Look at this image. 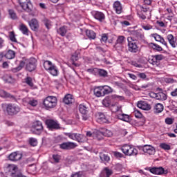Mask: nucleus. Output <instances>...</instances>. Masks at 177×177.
Returning <instances> with one entry per match:
<instances>
[{
	"label": "nucleus",
	"instance_id": "obj_43",
	"mask_svg": "<svg viewBox=\"0 0 177 177\" xmlns=\"http://www.w3.org/2000/svg\"><path fill=\"white\" fill-rule=\"evenodd\" d=\"M43 23L48 30H50V28L52 27V21L48 19H44Z\"/></svg>",
	"mask_w": 177,
	"mask_h": 177
},
{
	"label": "nucleus",
	"instance_id": "obj_33",
	"mask_svg": "<svg viewBox=\"0 0 177 177\" xmlns=\"http://www.w3.org/2000/svg\"><path fill=\"white\" fill-rule=\"evenodd\" d=\"M149 48H152V49H153L154 50H157L158 52H161L162 50V47L157 44L149 43Z\"/></svg>",
	"mask_w": 177,
	"mask_h": 177
},
{
	"label": "nucleus",
	"instance_id": "obj_56",
	"mask_svg": "<svg viewBox=\"0 0 177 177\" xmlns=\"http://www.w3.org/2000/svg\"><path fill=\"white\" fill-rule=\"evenodd\" d=\"M153 38L155 39L156 41H157L158 42H160V41H161V39L162 38V37H161V35L156 33L153 35Z\"/></svg>",
	"mask_w": 177,
	"mask_h": 177
},
{
	"label": "nucleus",
	"instance_id": "obj_2",
	"mask_svg": "<svg viewBox=\"0 0 177 177\" xmlns=\"http://www.w3.org/2000/svg\"><path fill=\"white\" fill-rule=\"evenodd\" d=\"M43 104L46 110L54 109V107L57 106V97L55 96H48L44 100Z\"/></svg>",
	"mask_w": 177,
	"mask_h": 177
},
{
	"label": "nucleus",
	"instance_id": "obj_23",
	"mask_svg": "<svg viewBox=\"0 0 177 177\" xmlns=\"http://www.w3.org/2000/svg\"><path fill=\"white\" fill-rule=\"evenodd\" d=\"M47 71L53 77H57V75H59V69L57 68V66H56V65L55 64L53 65L50 70Z\"/></svg>",
	"mask_w": 177,
	"mask_h": 177
},
{
	"label": "nucleus",
	"instance_id": "obj_45",
	"mask_svg": "<svg viewBox=\"0 0 177 177\" xmlns=\"http://www.w3.org/2000/svg\"><path fill=\"white\" fill-rule=\"evenodd\" d=\"M25 82L26 84H27V85H28V86H30V88H32V86H34V83L32 82V78L30 77H27L25 79Z\"/></svg>",
	"mask_w": 177,
	"mask_h": 177
},
{
	"label": "nucleus",
	"instance_id": "obj_62",
	"mask_svg": "<svg viewBox=\"0 0 177 177\" xmlns=\"http://www.w3.org/2000/svg\"><path fill=\"white\" fill-rule=\"evenodd\" d=\"M71 60H73V62H77V60H78V54H73L71 57Z\"/></svg>",
	"mask_w": 177,
	"mask_h": 177
},
{
	"label": "nucleus",
	"instance_id": "obj_35",
	"mask_svg": "<svg viewBox=\"0 0 177 177\" xmlns=\"http://www.w3.org/2000/svg\"><path fill=\"white\" fill-rule=\"evenodd\" d=\"M6 59H15V57L16 56V53L13 51V50H9L7 53L5 55Z\"/></svg>",
	"mask_w": 177,
	"mask_h": 177
},
{
	"label": "nucleus",
	"instance_id": "obj_14",
	"mask_svg": "<svg viewBox=\"0 0 177 177\" xmlns=\"http://www.w3.org/2000/svg\"><path fill=\"white\" fill-rule=\"evenodd\" d=\"M140 150H142L144 153H147L150 156L156 153V149L151 145H144L139 147Z\"/></svg>",
	"mask_w": 177,
	"mask_h": 177
},
{
	"label": "nucleus",
	"instance_id": "obj_47",
	"mask_svg": "<svg viewBox=\"0 0 177 177\" xmlns=\"http://www.w3.org/2000/svg\"><path fill=\"white\" fill-rule=\"evenodd\" d=\"M100 160H102V161H106V162H108V161H110V157L106 154L101 153L100 156Z\"/></svg>",
	"mask_w": 177,
	"mask_h": 177
},
{
	"label": "nucleus",
	"instance_id": "obj_58",
	"mask_svg": "<svg viewBox=\"0 0 177 177\" xmlns=\"http://www.w3.org/2000/svg\"><path fill=\"white\" fill-rule=\"evenodd\" d=\"M113 97L114 99H118V100H125V97L124 96H121L118 95H113Z\"/></svg>",
	"mask_w": 177,
	"mask_h": 177
},
{
	"label": "nucleus",
	"instance_id": "obj_26",
	"mask_svg": "<svg viewBox=\"0 0 177 177\" xmlns=\"http://www.w3.org/2000/svg\"><path fill=\"white\" fill-rule=\"evenodd\" d=\"M152 95H154L155 99H157V100H167V95L164 93H152Z\"/></svg>",
	"mask_w": 177,
	"mask_h": 177
},
{
	"label": "nucleus",
	"instance_id": "obj_38",
	"mask_svg": "<svg viewBox=\"0 0 177 177\" xmlns=\"http://www.w3.org/2000/svg\"><path fill=\"white\" fill-rule=\"evenodd\" d=\"M98 120L100 122H108L109 120H107V118H106V115L103 113H98Z\"/></svg>",
	"mask_w": 177,
	"mask_h": 177
},
{
	"label": "nucleus",
	"instance_id": "obj_61",
	"mask_svg": "<svg viewBox=\"0 0 177 177\" xmlns=\"http://www.w3.org/2000/svg\"><path fill=\"white\" fill-rule=\"evenodd\" d=\"M165 82H167V84H174V82H175V80H174L173 78L167 77L165 79Z\"/></svg>",
	"mask_w": 177,
	"mask_h": 177
},
{
	"label": "nucleus",
	"instance_id": "obj_1",
	"mask_svg": "<svg viewBox=\"0 0 177 177\" xmlns=\"http://www.w3.org/2000/svg\"><path fill=\"white\" fill-rule=\"evenodd\" d=\"M1 107L3 110H6L8 115H16V114L20 113V106L15 104H2Z\"/></svg>",
	"mask_w": 177,
	"mask_h": 177
},
{
	"label": "nucleus",
	"instance_id": "obj_28",
	"mask_svg": "<svg viewBox=\"0 0 177 177\" xmlns=\"http://www.w3.org/2000/svg\"><path fill=\"white\" fill-rule=\"evenodd\" d=\"M102 90V95L105 96V95H109L113 92V88L109 86H101Z\"/></svg>",
	"mask_w": 177,
	"mask_h": 177
},
{
	"label": "nucleus",
	"instance_id": "obj_24",
	"mask_svg": "<svg viewBox=\"0 0 177 177\" xmlns=\"http://www.w3.org/2000/svg\"><path fill=\"white\" fill-rule=\"evenodd\" d=\"M74 102V98H73V95L71 94H68L65 95L63 100V102L65 104H72V103Z\"/></svg>",
	"mask_w": 177,
	"mask_h": 177
},
{
	"label": "nucleus",
	"instance_id": "obj_10",
	"mask_svg": "<svg viewBox=\"0 0 177 177\" xmlns=\"http://www.w3.org/2000/svg\"><path fill=\"white\" fill-rule=\"evenodd\" d=\"M79 111L83 115L82 120L86 121V120H88V113H89V106L82 104L79 105Z\"/></svg>",
	"mask_w": 177,
	"mask_h": 177
},
{
	"label": "nucleus",
	"instance_id": "obj_25",
	"mask_svg": "<svg viewBox=\"0 0 177 177\" xmlns=\"http://www.w3.org/2000/svg\"><path fill=\"white\" fill-rule=\"evenodd\" d=\"M117 117L118 120H121V121H124L125 122H129V121H131L129 115H127L125 113L118 114Z\"/></svg>",
	"mask_w": 177,
	"mask_h": 177
},
{
	"label": "nucleus",
	"instance_id": "obj_5",
	"mask_svg": "<svg viewBox=\"0 0 177 177\" xmlns=\"http://www.w3.org/2000/svg\"><path fill=\"white\" fill-rule=\"evenodd\" d=\"M18 2L20 6H15L17 10L20 12L19 8H22L24 10H26V12H31V8H32V4H31V1L30 0H18Z\"/></svg>",
	"mask_w": 177,
	"mask_h": 177
},
{
	"label": "nucleus",
	"instance_id": "obj_54",
	"mask_svg": "<svg viewBox=\"0 0 177 177\" xmlns=\"http://www.w3.org/2000/svg\"><path fill=\"white\" fill-rule=\"evenodd\" d=\"M134 115L136 118H142V117H143L142 113H140V111H139L138 110L134 111Z\"/></svg>",
	"mask_w": 177,
	"mask_h": 177
},
{
	"label": "nucleus",
	"instance_id": "obj_49",
	"mask_svg": "<svg viewBox=\"0 0 177 177\" xmlns=\"http://www.w3.org/2000/svg\"><path fill=\"white\" fill-rule=\"evenodd\" d=\"M160 149H162L163 150H171V146L167 143H161L160 145Z\"/></svg>",
	"mask_w": 177,
	"mask_h": 177
},
{
	"label": "nucleus",
	"instance_id": "obj_8",
	"mask_svg": "<svg viewBox=\"0 0 177 177\" xmlns=\"http://www.w3.org/2000/svg\"><path fill=\"white\" fill-rule=\"evenodd\" d=\"M148 171L154 175H167L168 174V170L164 169L162 167H149Z\"/></svg>",
	"mask_w": 177,
	"mask_h": 177
},
{
	"label": "nucleus",
	"instance_id": "obj_12",
	"mask_svg": "<svg viewBox=\"0 0 177 177\" xmlns=\"http://www.w3.org/2000/svg\"><path fill=\"white\" fill-rule=\"evenodd\" d=\"M59 149L62 150H73L77 147V144L73 142H66L59 145Z\"/></svg>",
	"mask_w": 177,
	"mask_h": 177
},
{
	"label": "nucleus",
	"instance_id": "obj_39",
	"mask_svg": "<svg viewBox=\"0 0 177 177\" xmlns=\"http://www.w3.org/2000/svg\"><path fill=\"white\" fill-rule=\"evenodd\" d=\"M156 113H161L164 110V105L160 103L156 104L154 106Z\"/></svg>",
	"mask_w": 177,
	"mask_h": 177
},
{
	"label": "nucleus",
	"instance_id": "obj_20",
	"mask_svg": "<svg viewBox=\"0 0 177 177\" xmlns=\"http://www.w3.org/2000/svg\"><path fill=\"white\" fill-rule=\"evenodd\" d=\"M122 106L118 102L112 103L111 104L110 109L112 113H117L118 111H122Z\"/></svg>",
	"mask_w": 177,
	"mask_h": 177
},
{
	"label": "nucleus",
	"instance_id": "obj_36",
	"mask_svg": "<svg viewBox=\"0 0 177 177\" xmlns=\"http://www.w3.org/2000/svg\"><path fill=\"white\" fill-rule=\"evenodd\" d=\"M57 33L61 35V37H64L67 34V28L66 26H62L59 28L57 30Z\"/></svg>",
	"mask_w": 177,
	"mask_h": 177
},
{
	"label": "nucleus",
	"instance_id": "obj_41",
	"mask_svg": "<svg viewBox=\"0 0 177 177\" xmlns=\"http://www.w3.org/2000/svg\"><path fill=\"white\" fill-rule=\"evenodd\" d=\"M29 144L30 145V146L35 147V146L38 145V140H37V138H29Z\"/></svg>",
	"mask_w": 177,
	"mask_h": 177
},
{
	"label": "nucleus",
	"instance_id": "obj_51",
	"mask_svg": "<svg viewBox=\"0 0 177 177\" xmlns=\"http://www.w3.org/2000/svg\"><path fill=\"white\" fill-rule=\"evenodd\" d=\"M10 41H12V42H17V40L16 39V36L15 35V32H10Z\"/></svg>",
	"mask_w": 177,
	"mask_h": 177
},
{
	"label": "nucleus",
	"instance_id": "obj_19",
	"mask_svg": "<svg viewBox=\"0 0 177 177\" xmlns=\"http://www.w3.org/2000/svg\"><path fill=\"white\" fill-rule=\"evenodd\" d=\"M93 16L95 17V19H96V20H98L99 21H103V20L106 19L104 14L99 11L93 12Z\"/></svg>",
	"mask_w": 177,
	"mask_h": 177
},
{
	"label": "nucleus",
	"instance_id": "obj_11",
	"mask_svg": "<svg viewBox=\"0 0 177 177\" xmlns=\"http://www.w3.org/2000/svg\"><path fill=\"white\" fill-rule=\"evenodd\" d=\"M46 125L47 126V128H48V129L50 131H53L55 129H60V124L53 120H46Z\"/></svg>",
	"mask_w": 177,
	"mask_h": 177
},
{
	"label": "nucleus",
	"instance_id": "obj_64",
	"mask_svg": "<svg viewBox=\"0 0 177 177\" xmlns=\"http://www.w3.org/2000/svg\"><path fill=\"white\" fill-rule=\"evenodd\" d=\"M171 95L174 97H177V88L174 89L173 91L171 92Z\"/></svg>",
	"mask_w": 177,
	"mask_h": 177
},
{
	"label": "nucleus",
	"instance_id": "obj_48",
	"mask_svg": "<svg viewBox=\"0 0 177 177\" xmlns=\"http://www.w3.org/2000/svg\"><path fill=\"white\" fill-rule=\"evenodd\" d=\"M66 136H68L70 139H72V140H75L77 138V133H66Z\"/></svg>",
	"mask_w": 177,
	"mask_h": 177
},
{
	"label": "nucleus",
	"instance_id": "obj_13",
	"mask_svg": "<svg viewBox=\"0 0 177 177\" xmlns=\"http://www.w3.org/2000/svg\"><path fill=\"white\" fill-rule=\"evenodd\" d=\"M131 34L132 35L131 38L135 41H139V39H144L145 38V35L142 33V30H132Z\"/></svg>",
	"mask_w": 177,
	"mask_h": 177
},
{
	"label": "nucleus",
	"instance_id": "obj_15",
	"mask_svg": "<svg viewBox=\"0 0 177 177\" xmlns=\"http://www.w3.org/2000/svg\"><path fill=\"white\" fill-rule=\"evenodd\" d=\"M28 24L32 31L37 32L39 30V22H38L37 19H32L28 21Z\"/></svg>",
	"mask_w": 177,
	"mask_h": 177
},
{
	"label": "nucleus",
	"instance_id": "obj_16",
	"mask_svg": "<svg viewBox=\"0 0 177 177\" xmlns=\"http://www.w3.org/2000/svg\"><path fill=\"white\" fill-rule=\"evenodd\" d=\"M113 8L117 15L122 13V4L120 1H116L113 3Z\"/></svg>",
	"mask_w": 177,
	"mask_h": 177
},
{
	"label": "nucleus",
	"instance_id": "obj_34",
	"mask_svg": "<svg viewBox=\"0 0 177 177\" xmlns=\"http://www.w3.org/2000/svg\"><path fill=\"white\" fill-rule=\"evenodd\" d=\"M125 42V37L124 36H119L116 40L114 48H117L118 45H122Z\"/></svg>",
	"mask_w": 177,
	"mask_h": 177
},
{
	"label": "nucleus",
	"instance_id": "obj_55",
	"mask_svg": "<svg viewBox=\"0 0 177 177\" xmlns=\"http://www.w3.org/2000/svg\"><path fill=\"white\" fill-rule=\"evenodd\" d=\"M154 57L157 63H158V62H160V60H162L164 59V56L162 55H154Z\"/></svg>",
	"mask_w": 177,
	"mask_h": 177
},
{
	"label": "nucleus",
	"instance_id": "obj_40",
	"mask_svg": "<svg viewBox=\"0 0 177 177\" xmlns=\"http://www.w3.org/2000/svg\"><path fill=\"white\" fill-rule=\"evenodd\" d=\"M26 63H27V61L26 62H24V61H20L19 62V66H17V68L13 69V71H20V70H21V68H23V67H24Z\"/></svg>",
	"mask_w": 177,
	"mask_h": 177
},
{
	"label": "nucleus",
	"instance_id": "obj_52",
	"mask_svg": "<svg viewBox=\"0 0 177 177\" xmlns=\"http://www.w3.org/2000/svg\"><path fill=\"white\" fill-rule=\"evenodd\" d=\"M149 62L151 64H153V66H155V65L157 66V64H158L156 57H154V55H153L151 58L149 59Z\"/></svg>",
	"mask_w": 177,
	"mask_h": 177
},
{
	"label": "nucleus",
	"instance_id": "obj_32",
	"mask_svg": "<svg viewBox=\"0 0 177 177\" xmlns=\"http://www.w3.org/2000/svg\"><path fill=\"white\" fill-rule=\"evenodd\" d=\"M26 103H28V104H29V106H32V107H36V106L38 105V101L32 98V99L26 98Z\"/></svg>",
	"mask_w": 177,
	"mask_h": 177
},
{
	"label": "nucleus",
	"instance_id": "obj_7",
	"mask_svg": "<svg viewBox=\"0 0 177 177\" xmlns=\"http://www.w3.org/2000/svg\"><path fill=\"white\" fill-rule=\"evenodd\" d=\"M32 132L35 135H41L44 132V126L41 121H36L32 126Z\"/></svg>",
	"mask_w": 177,
	"mask_h": 177
},
{
	"label": "nucleus",
	"instance_id": "obj_46",
	"mask_svg": "<svg viewBox=\"0 0 177 177\" xmlns=\"http://www.w3.org/2000/svg\"><path fill=\"white\" fill-rule=\"evenodd\" d=\"M104 174H105L106 177H110L113 175V170L106 167L104 170Z\"/></svg>",
	"mask_w": 177,
	"mask_h": 177
},
{
	"label": "nucleus",
	"instance_id": "obj_31",
	"mask_svg": "<svg viewBox=\"0 0 177 177\" xmlns=\"http://www.w3.org/2000/svg\"><path fill=\"white\" fill-rule=\"evenodd\" d=\"M86 35L89 39H95V38H96V33L92 30H86Z\"/></svg>",
	"mask_w": 177,
	"mask_h": 177
},
{
	"label": "nucleus",
	"instance_id": "obj_42",
	"mask_svg": "<svg viewBox=\"0 0 177 177\" xmlns=\"http://www.w3.org/2000/svg\"><path fill=\"white\" fill-rule=\"evenodd\" d=\"M97 74H98L100 77H107V72L104 69L97 68Z\"/></svg>",
	"mask_w": 177,
	"mask_h": 177
},
{
	"label": "nucleus",
	"instance_id": "obj_37",
	"mask_svg": "<svg viewBox=\"0 0 177 177\" xmlns=\"http://www.w3.org/2000/svg\"><path fill=\"white\" fill-rule=\"evenodd\" d=\"M53 65L54 64L50 61L46 60L44 62V67L46 71H48Z\"/></svg>",
	"mask_w": 177,
	"mask_h": 177
},
{
	"label": "nucleus",
	"instance_id": "obj_21",
	"mask_svg": "<svg viewBox=\"0 0 177 177\" xmlns=\"http://www.w3.org/2000/svg\"><path fill=\"white\" fill-rule=\"evenodd\" d=\"M0 97H4L5 99H11L12 100H15V95L2 89H0Z\"/></svg>",
	"mask_w": 177,
	"mask_h": 177
},
{
	"label": "nucleus",
	"instance_id": "obj_63",
	"mask_svg": "<svg viewBox=\"0 0 177 177\" xmlns=\"http://www.w3.org/2000/svg\"><path fill=\"white\" fill-rule=\"evenodd\" d=\"M102 104L104 106H105V107H109V106H110V101L105 99L102 101Z\"/></svg>",
	"mask_w": 177,
	"mask_h": 177
},
{
	"label": "nucleus",
	"instance_id": "obj_18",
	"mask_svg": "<svg viewBox=\"0 0 177 177\" xmlns=\"http://www.w3.org/2000/svg\"><path fill=\"white\" fill-rule=\"evenodd\" d=\"M137 106L142 110L149 111L151 109L150 104H149L146 101H139L137 104Z\"/></svg>",
	"mask_w": 177,
	"mask_h": 177
},
{
	"label": "nucleus",
	"instance_id": "obj_30",
	"mask_svg": "<svg viewBox=\"0 0 177 177\" xmlns=\"http://www.w3.org/2000/svg\"><path fill=\"white\" fill-rule=\"evenodd\" d=\"M19 30L20 31H21L24 35H28V32L30 30H28V28H27V26H26L24 24H21L19 26Z\"/></svg>",
	"mask_w": 177,
	"mask_h": 177
},
{
	"label": "nucleus",
	"instance_id": "obj_50",
	"mask_svg": "<svg viewBox=\"0 0 177 177\" xmlns=\"http://www.w3.org/2000/svg\"><path fill=\"white\" fill-rule=\"evenodd\" d=\"M95 134L99 140H100V139H102L103 136H104V133H103L100 131H95Z\"/></svg>",
	"mask_w": 177,
	"mask_h": 177
},
{
	"label": "nucleus",
	"instance_id": "obj_59",
	"mask_svg": "<svg viewBox=\"0 0 177 177\" xmlns=\"http://www.w3.org/2000/svg\"><path fill=\"white\" fill-rule=\"evenodd\" d=\"M53 159L54 160L55 162H59V161H60V156L53 155Z\"/></svg>",
	"mask_w": 177,
	"mask_h": 177
},
{
	"label": "nucleus",
	"instance_id": "obj_6",
	"mask_svg": "<svg viewBox=\"0 0 177 177\" xmlns=\"http://www.w3.org/2000/svg\"><path fill=\"white\" fill-rule=\"evenodd\" d=\"M127 41L129 52H131V53H138V50L139 48L133 37H128Z\"/></svg>",
	"mask_w": 177,
	"mask_h": 177
},
{
	"label": "nucleus",
	"instance_id": "obj_3",
	"mask_svg": "<svg viewBox=\"0 0 177 177\" xmlns=\"http://www.w3.org/2000/svg\"><path fill=\"white\" fill-rule=\"evenodd\" d=\"M6 169L8 175H10L11 177H26V176L23 175V174L19 171L17 166L15 165H8Z\"/></svg>",
	"mask_w": 177,
	"mask_h": 177
},
{
	"label": "nucleus",
	"instance_id": "obj_17",
	"mask_svg": "<svg viewBox=\"0 0 177 177\" xmlns=\"http://www.w3.org/2000/svg\"><path fill=\"white\" fill-rule=\"evenodd\" d=\"M21 157H22L21 153L17 151H15V152H12L9 155L8 159L10 160V161L16 162L21 160Z\"/></svg>",
	"mask_w": 177,
	"mask_h": 177
},
{
	"label": "nucleus",
	"instance_id": "obj_9",
	"mask_svg": "<svg viewBox=\"0 0 177 177\" xmlns=\"http://www.w3.org/2000/svg\"><path fill=\"white\" fill-rule=\"evenodd\" d=\"M26 68L28 71H34L37 68V59L35 58H30L26 61Z\"/></svg>",
	"mask_w": 177,
	"mask_h": 177
},
{
	"label": "nucleus",
	"instance_id": "obj_60",
	"mask_svg": "<svg viewBox=\"0 0 177 177\" xmlns=\"http://www.w3.org/2000/svg\"><path fill=\"white\" fill-rule=\"evenodd\" d=\"M71 177H84L82 172H76L71 175Z\"/></svg>",
	"mask_w": 177,
	"mask_h": 177
},
{
	"label": "nucleus",
	"instance_id": "obj_53",
	"mask_svg": "<svg viewBox=\"0 0 177 177\" xmlns=\"http://www.w3.org/2000/svg\"><path fill=\"white\" fill-rule=\"evenodd\" d=\"M88 73H91V74H93L94 75H97V68H88L87 69Z\"/></svg>",
	"mask_w": 177,
	"mask_h": 177
},
{
	"label": "nucleus",
	"instance_id": "obj_44",
	"mask_svg": "<svg viewBox=\"0 0 177 177\" xmlns=\"http://www.w3.org/2000/svg\"><path fill=\"white\" fill-rule=\"evenodd\" d=\"M8 13L10 19L12 20H16L17 19V15H16V12H15V10H9Z\"/></svg>",
	"mask_w": 177,
	"mask_h": 177
},
{
	"label": "nucleus",
	"instance_id": "obj_27",
	"mask_svg": "<svg viewBox=\"0 0 177 177\" xmlns=\"http://www.w3.org/2000/svg\"><path fill=\"white\" fill-rule=\"evenodd\" d=\"M93 92H94L95 96H96L97 97H102V96H103V91L102 90V86L95 87Z\"/></svg>",
	"mask_w": 177,
	"mask_h": 177
},
{
	"label": "nucleus",
	"instance_id": "obj_4",
	"mask_svg": "<svg viewBox=\"0 0 177 177\" xmlns=\"http://www.w3.org/2000/svg\"><path fill=\"white\" fill-rule=\"evenodd\" d=\"M121 151L126 156H138V149L131 145H124L121 147Z\"/></svg>",
	"mask_w": 177,
	"mask_h": 177
},
{
	"label": "nucleus",
	"instance_id": "obj_29",
	"mask_svg": "<svg viewBox=\"0 0 177 177\" xmlns=\"http://www.w3.org/2000/svg\"><path fill=\"white\" fill-rule=\"evenodd\" d=\"M75 140L79 143H85V142H86V137L82 134L76 133V138Z\"/></svg>",
	"mask_w": 177,
	"mask_h": 177
},
{
	"label": "nucleus",
	"instance_id": "obj_57",
	"mask_svg": "<svg viewBox=\"0 0 177 177\" xmlns=\"http://www.w3.org/2000/svg\"><path fill=\"white\" fill-rule=\"evenodd\" d=\"M113 154L117 158H122V157H124V155L122 153L118 151L113 152Z\"/></svg>",
	"mask_w": 177,
	"mask_h": 177
},
{
	"label": "nucleus",
	"instance_id": "obj_22",
	"mask_svg": "<svg viewBox=\"0 0 177 177\" xmlns=\"http://www.w3.org/2000/svg\"><path fill=\"white\" fill-rule=\"evenodd\" d=\"M167 39H168L169 44H170L172 48H176L177 46L176 40H175V37L172 34L167 35Z\"/></svg>",
	"mask_w": 177,
	"mask_h": 177
}]
</instances>
